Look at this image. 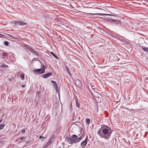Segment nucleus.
<instances>
[{
	"instance_id": "f257e3e1",
	"label": "nucleus",
	"mask_w": 148,
	"mask_h": 148,
	"mask_svg": "<svg viewBox=\"0 0 148 148\" xmlns=\"http://www.w3.org/2000/svg\"><path fill=\"white\" fill-rule=\"evenodd\" d=\"M112 132L110 128L108 125H104L101 129H99L97 134L101 138L106 140L110 137Z\"/></svg>"
},
{
	"instance_id": "f03ea898",
	"label": "nucleus",
	"mask_w": 148,
	"mask_h": 148,
	"mask_svg": "<svg viewBox=\"0 0 148 148\" xmlns=\"http://www.w3.org/2000/svg\"><path fill=\"white\" fill-rule=\"evenodd\" d=\"M46 69V67L41 63V68L39 69H36L34 70V72L38 74H42L43 73Z\"/></svg>"
},
{
	"instance_id": "7ed1b4c3",
	"label": "nucleus",
	"mask_w": 148,
	"mask_h": 148,
	"mask_svg": "<svg viewBox=\"0 0 148 148\" xmlns=\"http://www.w3.org/2000/svg\"><path fill=\"white\" fill-rule=\"evenodd\" d=\"M12 25H21L23 26H27V24L25 22L21 21H14L11 22Z\"/></svg>"
},
{
	"instance_id": "20e7f679",
	"label": "nucleus",
	"mask_w": 148,
	"mask_h": 148,
	"mask_svg": "<svg viewBox=\"0 0 148 148\" xmlns=\"http://www.w3.org/2000/svg\"><path fill=\"white\" fill-rule=\"evenodd\" d=\"M107 20L112 23L116 24H120L121 23V21L117 19H113L111 18H107Z\"/></svg>"
},
{
	"instance_id": "39448f33",
	"label": "nucleus",
	"mask_w": 148,
	"mask_h": 148,
	"mask_svg": "<svg viewBox=\"0 0 148 148\" xmlns=\"http://www.w3.org/2000/svg\"><path fill=\"white\" fill-rule=\"evenodd\" d=\"M88 136L87 135L85 140L82 141L81 143V145L82 147H84L86 146L88 142Z\"/></svg>"
},
{
	"instance_id": "423d86ee",
	"label": "nucleus",
	"mask_w": 148,
	"mask_h": 148,
	"mask_svg": "<svg viewBox=\"0 0 148 148\" xmlns=\"http://www.w3.org/2000/svg\"><path fill=\"white\" fill-rule=\"evenodd\" d=\"M51 82L56 88V92H57L58 91V87L56 82L54 81H51Z\"/></svg>"
},
{
	"instance_id": "0eeeda50",
	"label": "nucleus",
	"mask_w": 148,
	"mask_h": 148,
	"mask_svg": "<svg viewBox=\"0 0 148 148\" xmlns=\"http://www.w3.org/2000/svg\"><path fill=\"white\" fill-rule=\"evenodd\" d=\"M66 140L69 143V144H71V143H73V139L69 137H66L65 138Z\"/></svg>"
},
{
	"instance_id": "6e6552de",
	"label": "nucleus",
	"mask_w": 148,
	"mask_h": 148,
	"mask_svg": "<svg viewBox=\"0 0 148 148\" xmlns=\"http://www.w3.org/2000/svg\"><path fill=\"white\" fill-rule=\"evenodd\" d=\"M82 139V138L81 136L77 138H76L75 139H73V143H78Z\"/></svg>"
},
{
	"instance_id": "1a4fd4ad",
	"label": "nucleus",
	"mask_w": 148,
	"mask_h": 148,
	"mask_svg": "<svg viewBox=\"0 0 148 148\" xmlns=\"http://www.w3.org/2000/svg\"><path fill=\"white\" fill-rule=\"evenodd\" d=\"M29 50L32 52L33 53H34L37 56H38V53L37 52H36V51H35L34 49H32L31 48H29Z\"/></svg>"
},
{
	"instance_id": "9d476101",
	"label": "nucleus",
	"mask_w": 148,
	"mask_h": 148,
	"mask_svg": "<svg viewBox=\"0 0 148 148\" xmlns=\"http://www.w3.org/2000/svg\"><path fill=\"white\" fill-rule=\"evenodd\" d=\"M52 75V73L51 72L47 73L46 74H45L43 75V77L44 78H47Z\"/></svg>"
},
{
	"instance_id": "9b49d317",
	"label": "nucleus",
	"mask_w": 148,
	"mask_h": 148,
	"mask_svg": "<svg viewBox=\"0 0 148 148\" xmlns=\"http://www.w3.org/2000/svg\"><path fill=\"white\" fill-rule=\"evenodd\" d=\"M76 84L78 85V86L80 87L82 86V82L79 80H78L76 82Z\"/></svg>"
},
{
	"instance_id": "f8f14e48",
	"label": "nucleus",
	"mask_w": 148,
	"mask_h": 148,
	"mask_svg": "<svg viewBox=\"0 0 148 148\" xmlns=\"http://www.w3.org/2000/svg\"><path fill=\"white\" fill-rule=\"evenodd\" d=\"M142 49L144 51L148 53V48L145 47H142Z\"/></svg>"
},
{
	"instance_id": "ddd939ff",
	"label": "nucleus",
	"mask_w": 148,
	"mask_h": 148,
	"mask_svg": "<svg viewBox=\"0 0 148 148\" xmlns=\"http://www.w3.org/2000/svg\"><path fill=\"white\" fill-rule=\"evenodd\" d=\"M65 70L68 72L69 75H71V74L70 71V70L69 68L66 66L65 67Z\"/></svg>"
},
{
	"instance_id": "4468645a",
	"label": "nucleus",
	"mask_w": 148,
	"mask_h": 148,
	"mask_svg": "<svg viewBox=\"0 0 148 148\" xmlns=\"http://www.w3.org/2000/svg\"><path fill=\"white\" fill-rule=\"evenodd\" d=\"M5 125L4 124H0V130L2 129L4 127Z\"/></svg>"
},
{
	"instance_id": "2eb2a0df",
	"label": "nucleus",
	"mask_w": 148,
	"mask_h": 148,
	"mask_svg": "<svg viewBox=\"0 0 148 148\" xmlns=\"http://www.w3.org/2000/svg\"><path fill=\"white\" fill-rule=\"evenodd\" d=\"M76 105L77 106V107L78 108H80V106L79 103H78V102L77 101H76Z\"/></svg>"
},
{
	"instance_id": "dca6fc26",
	"label": "nucleus",
	"mask_w": 148,
	"mask_h": 148,
	"mask_svg": "<svg viewBox=\"0 0 148 148\" xmlns=\"http://www.w3.org/2000/svg\"><path fill=\"white\" fill-rule=\"evenodd\" d=\"M8 56V53L6 52H4L2 53L1 56Z\"/></svg>"
},
{
	"instance_id": "f3484780",
	"label": "nucleus",
	"mask_w": 148,
	"mask_h": 148,
	"mask_svg": "<svg viewBox=\"0 0 148 148\" xmlns=\"http://www.w3.org/2000/svg\"><path fill=\"white\" fill-rule=\"evenodd\" d=\"M77 135L75 134H73L72 136H71V138L74 139H76L77 138Z\"/></svg>"
},
{
	"instance_id": "a211bd4d",
	"label": "nucleus",
	"mask_w": 148,
	"mask_h": 148,
	"mask_svg": "<svg viewBox=\"0 0 148 148\" xmlns=\"http://www.w3.org/2000/svg\"><path fill=\"white\" fill-rule=\"evenodd\" d=\"M24 73H23L21 74V77L22 80H23L24 79Z\"/></svg>"
},
{
	"instance_id": "6ab92c4d",
	"label": "nucleus",
	"mask_w": 148,
	"mask_h": 148,
	"mask_svg": "<svg viewBox=\"0 0 148 148\" xmlns=\"http://www.w3.org/2000/svg\"><path fill=\"white\" fill-rule=\"evenodd\" d=\"M95 14V15H98V14L102 15V14H103V15H110V16L111 15H110V14H102V13H100V14Z\"/></svg>"
},
{
	"instance_id": "aec40b11",
	"label": "nucleus",
	"mask_w": 148,
	"mask_h": 148,
	"mask_svg": "<svg viewBox=\"0 0 148 148\" xmlns=\"http://www.w3.org/2000/svg\"><path fill=\"white\" fill-rule=\"evenodd\" d=\"M51 53L56 58H57V57L52 52H51Z\"/></svg>"
},
{
	"instance_id": "412c9836",
	"label": "nucleus",
	"mask_w": 148,
	"mask_h": 148,
	"mask_svg": "<svg viewBox=\"0 0 148 148\" xmlns=\"http://www.w3.org/2000/svg\"><path fill=\"white\" fill-rule=\"evenodd\" d=\"M1 67H2L7 68L8 67V66L5 64H3L1 66Z\"/></svg>"
},
{
	"instance_id": "4be33fe9",
	"label": "nucleus",
	"mask_w": 148,
	"mask_h": 148,
	"mask_svg": "<svg viewBox=\"0 0 148 148\" xmlns=\"http://www.w3.org/2000/svg\"><path fill=\"white\" fill-rule=\"evenodd\" d=\"M4 44L5 45L8 46V45L9 43L6 41H5L4 42Z\"/></svg>"
},
{
	"instance_id": "5701e85b",
	"label": "nucleus",
	"mask_w": 148,
	"mask_h": 148,
	"mask_svg": "<svg viewBox=\"0 0 148 148\" xmlns=\"http://www.w3.org/2000/svg\"><path fill=\"white\" fill-rule=\"evenodd\" d=\"M51 141L50 140L46 144V145H50L51 143Z\"/></svg>"
},
{
	"instance_id": "b1692460",
	"label": "nucleus",
	"mask_w": 148,
	"mask_h": 148,
	"mask_svg": "<svg viewBox=\"0 0 148 148\" xmlns=\"http://www.w3.org/2000/svg\"><path fill=\"white\" fill-rule=\"evenodd\" d=\"M90 121H86V124L88 125V126L89 124L90 123Z\"/></svg>"
},
{
	"instance_id": "393cba45",
	"label": "nucleus",
	"mask_w": 148,
	"mask_h": 148,
	"mask_svg": "<svg viewBox=\"0 0 148 148\" xmlns=\"http://www.w3.org/2000/svg\"><path fill=\"white\" fill-rule=\"evenodd\" d=\"M25 132V130L24 129H23L21 131V132L23 133H24Z\"/></svg>"
},
{
	"instance_id": "a878e982",
	"label": "nucleus",
	"mask_w": 148,
	"mask_h": 148,
	"mask_svg": "<svg viewBox=\"0 0 148 148\" xmlns=\"http://www.w3.org/2000/svg\"><path fill=\"white\" fill-rule=\"evenodd\" d=\"M24 46L25 47H27L29 50V48H30V47H29L27 45H24Z\"/></svg>"
},
{
	"instance_id": "bb28decb",
	"label": "nucleus",
	"mask_w": 148,
	"mask_h": 148,
	"mask_svg": "<svg viewBox=\"0 0 148 148\" xmlns=\"http://www.w3.org/2000/svg\"><path fill=\"white\" fill-rule=\"evenodd\" d=\"M24 138H24V137H23V136H22V137H21L20 138V140H23L24 139Z\"/></svg>"
},
{
	"instance_id": "cd10ccee",
	"label": "nucleus",
	"mask_w": 148,
	"mask_h": 148,
	"mask_svg": "<svg viewBox=\"0 0 148 148\" xmlns=\"http://www.w3.org/2000/svg\"><path fill=\"white\" fill-rule=\"evenodd\" d=\"M40 138L41 139H42V138H45L43 136H40Z\"/></svg>"
},
{
	"instance_id": "c85d7f7f",
	"label": "nucleus",
	"mask_w": 148,
	"mask_h": 148,
	"mask_svg": "<svg viewBox=\"0 0 148 148\" xmlns=\"http://www.w3.org/2000/svg\"><path fill=\"white\" fill-rule=\"evenodd\" d=\"M22 87L23 88H24L25 87V86L24 85H23L22 86Z\"/></svg>"
},
{
	"instance_id": "c756f323",
	"label": "nucleus",
	"mask_w": 148,
	"mask_h": 148,
	"mask_svg": "<svg viewBox=\"0 0 148 148\" xmlns=\"http://www.w3.org/2000/svg\"><path fill=\"white\" fill-rule=\"evenodd\" d=\"M86 120L88 121V120H90L89 119H86Z\"/></svg>"
},
{
	"instance_id": "7c9ffc66",
	"label": "nucleus",
	"mask_w": 148,
	"mask_h": 148,
	"mask_svg": "<svg viewBox=\"0 0 148 148\" xmlns=\"http://www.w3.org/2000/svg\"><path fill=\"white\" fill-rule=\"evenodd\" d=\"M2 34H0V37H1L2 36Z\"/></svg>"
},
{
	"instance_id": "2f4dec72",
	"label": "nucleus",
	"mask_w": 148,
	"mask_h": 148,
	"mask_svg": "<svg viewBox=\"0 0 148 148\" xmlns=\"http://www.w3.org/2000/svg\"><path fill=\"white\" fill-rule=\"evenodd\" d=\"M1 142H0V144H1Z\"/></svg>"
},
{
	"instance_id": "473e14b6",
	"label": "nucleus",
	"mask_w": 148,
	"mask_h": 148,
	"mask_svg": "<svg viewBox=\"0 0 148 148\" xmlns=\"http://www.w3.org/2000/svg\"><path fill=\"white\" fill-rule=\"evenodd\" d=\"M89 14H92L91 13H89Z\"/></svg>"
},
{
	"instance_id": "72a5a7b5",
	"label": "nucleus",
	"mask_w": 148,
	"mask_h": 148,
	"mask_svg": "<svg viewBox=\"0 0 148 148\" xmlns=\"http://www.w3.org/2000/svg\"><path fill=\"white\" fill-rule=\"evenodd\" d=\"M1 121H0V123H1Z\"/></svg>"
},
{
	"instance_id": "f704fd0d",
	"label": "nucleus",
	"mask_w": 148,
	"mask_h": 148,
	"mask_svg": "<svg viewBox=\"0 0 148 148\" xmlns=\"http://www.w3.org/2000/svg\"><path fill=\"white\" fill-rule=\"evenodd\" d=\"M3 119H2L1 120H2Z\"/></svg>"
}]
</instances>
